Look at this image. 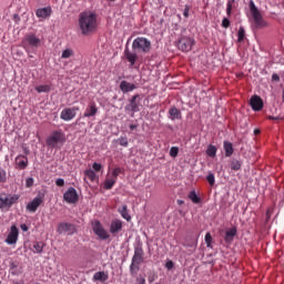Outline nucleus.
Here are the masks:
<instances>
[{
  "label": "nucleus",
  "mask_w": 284,
  "mask_h": 284,
  "mask_svg": "<svg viewBox=\"0 0 284 284\" xmlns=\"http://www.w3.org/2000/svg\"><path fill=\"white\" fill-rule=\"evenodd\" d=\"M150 50H152V42L148 38L138 37L132 42V51L125 47L124 57L130 65H135L139 57L149 54Z\"/></svg>",
  "instance_id": "1"
},
{
  "label": "nucleus",
  "mask_w": 284,
  "mask_h": 284,
  "mask_svg": "<svg viewBox=\"0 0 284 284\" xmlns=\"http://www.w3.org/2000/svg\"><path fill=\"white\" fill-rule=\"evenodd\" d=\"M78 26L81 34L90 37L99 30V18L94 11H83L79 14Z\"/></svg>",
  "instance_id": "2"
},
{
  "label": "nucleus",
  "mask_w": 284,
  "mask_h": 284,
  "mask_svg": "<svg viewBox=\"0 0 284 284\" xmlns=\"http://www.w3.org/2000/svg\"><path fill=\"white\" fill-rule=\"evenodd\" d=\"M45 144L51 150H57V148H61L65 144V133L63 130L59 129L50 133V135L45 140Z\"/></svg>",
  "instance_id": "3"
},
{
  "label": "nucleus",
  "mask_w": 284,
  "mask_h": 284,
  "mask_svg": "<svg viewBox=\"0 0 284 284\" xmlns=\"http://www.w3.org/2000/svg\"><path fill=\"white\" fill-rule=\"evenodd\" d=\"M92 230L97 237L100 239V241H108L110 239V233L105 227H103V224H101L99 221H94L92 223Z\"/></svg>",
  "instance_id": "4"
},
{
  "label": "nucleus",
  "mask_w": 284,
  "mask_h": 284,
  "mask_svg": "<svg viewBox=\"0 0 284 284\" xmlns=\"http://www.w3.org/2000/svg\"><path fill=\"white\" fill-rule=\"evenodd\" d=\"M23 48H39L41 45V39L34 36V33H29L24 36L22 40Z\"/></svg>",
  "instance_id": "5"
},
{
  "label": "nucleus",
  "mask_w": 284,
  "mask_h": 284,
  "mask_svg": "<svg viewBox=\"0 0 284 284\" xmlns=\"http://www.w3.org/2000/svg\"><path fill=\"white\" fill-rule=\"evenodd\" d=\"M194 43H195L194 39H192L190 37H182V38H180V40L178 42V48L182 52H190V50H192V47L194 45Z\"/></svg>",
  "instance_id": "6"
},
{
  "label": "nucleus",
  "mask_w": 284,
  "mask_h": 284,
  "mask_svg": "<svg viewBox=\"0 0 284 284\" xmlns=\"http://www.w3.org/2000/svg\"><path fill=\"white\" fill-rule=\"evenodd\" d=\"M19 201V195H1L0 196V210H3L4 207H12L14 203Z\"/></svg>",
  "instance_id": "7"
},
{
  "label": "nucleus",
  "mask_w": 284,
  "mask_h": 284,
  "mask_svg": "<svg viewBox=\"0 0 284 284\" xmlns=\"http://www.w3.org/2000/svg\"><path fill=\"white\" fill-rule=\"evenodd\" d=\"M63 199L65 201V203L69 204H74L79 202V193H77V189L75 187H69L64 194H63Z\"/></svg>",
  "instance_id": "8"
},
{
  "label": "nucleus",
  "mask_w": 284,
  "mask_h": 284,
  "mask_svg": "<svg viewBox=\"0 0 284 284\" xmlns=\"http://www.w3.org/2000/svg\"><path fill=\"white\" fill-rule=\"evenodd\" d=\"M77 112H79V106L63 109L60 113V119L62 121H72L77 116Z\"/></svg>",
  "instance_id": "9"
},
{
  "label": "nucleus",
  "mask_w": 284,
  "mask_h": 284,
  "mask_svg": "<svg viewBox=\"0 0 284 284\" xmlns=\"http://www.w3.org/2000/svg\"><path fill=\"white\" fill-rule=\"evenodd\" d=\"M18 241H19V229L17 227V225H12L6 239V243L8 245H17Z\"/></svg>",
  "instance_id": "10"
},
{
  "label": "nucleus",
  "mask_w": 284,
  "mask_h": 284,
  "mask_svg": "<svg viewBox=\"0 0 284 284\" xmlns=\"http://www.w3.org/2000/svg\"><path fill=\"white\" fill-rule=\"evenodd\" d=\"M59 234H69L72 235L77 232V227L72 223L62 222L58 225Z\"/></svg>",
  "instance_id": "11"
},
{
  "label": "nucleus",
  "mask_w": 284,
  "mask_h": 284,
  "mask_svg": "<svg viewBox=\"0 0 284 284\" xmlns=\"http://www.w3.org/2000/svg\"><path fill=\"white\" fill-rule=\"evenodd\" d=\"M139 99H141L140 94L133 95L129 100V104L125 105L126 112H139L141 109L139 108Z\"/></svg>",
  "instance_id": "12"
},
{
  "label": "nucleus",
  "mask_w": 284,
  "mask_h": 284,
  "mask_svg": "<svg viewBox=\"0 0 284 284\" xmlns=\"http://www.w3.org/2000/svg\"><path fill=\"white\" fill-rule=\"evenodd\" d=\"M250 105L254 112H261L263 110V99L258 95H253L250 99Z\"/></svg>",
  "instance_id": "13"
},
{
  "label": "nucleus",
  "mask_w": 284,
  "mask_h": 284,
  "mask_svg": "<svg viewBox=\"0 0 284 284\" xmlns=\"http://www.w3.org/2000/svg\"><path fill=\"white\" fill-rule=\"evenodd\" d=\"M41 203H43L42 197H39V196L34 197L31 202L27 204L28 212H32V213L37 212Z\"/></svg>",
  "instance_id": "14"
},
{
  "label": "nucleus",
  "mask_w": 284,
  "mask_h": 284,
  "mask_svg": "<svg viewBox=\"0 0 284 284\" xmlns=\"http://www.w3.org/2000/svg\"><path fill=\"white\" fill-rule=\"evenodd\" d=\"M143 247L141 246H136L134 248V254H133V257H132V261L133 263H136V264H140L143 263L144 258H143Z\"/></svg>",
  "instance_id": "15"
},
{
  "label": "nucleus",
  "mask_w": 284,
  "mask_h": 284,
  "mask_svg": "<svg viewBox=\"0 0 284 284\" xmlns=\"http://www.w3.org/2000/svg\"><path fill=\"white\" fill-rule=\"evenodd\" d=\"M51 16H52L51 7L39 8L38 10H36V17H38V19H48V17H51Z\"/></svg>",
  "instance_id": "16"
},
{
  "label": "nucleus",
  "mask_w": 284,
  "mask_h": 284,
  "mask_svg": "<svg viewBox=\"0 0 284 284\" xmlns=\"http://www.w3.org/2000/svg\"><path fill=\"white\" fill-rule=\"evenodd\" d=\"M120 90L123 92V94H128V92H134L136 90V87L134 83H130L125 80L120 82Z\"/></svg>",
  "instance_id": "17"
},
{
  "label": "nucleus",
  "mask_w": 284,
  "mask_h": 284,
  "mask_svg": "<svg viewBox=\"0 0 284 284\" xmlns=\"http://www.w3.org/2000/svg\"><path fill=\"white\" fill-rule=\"evenodd\" d=\"M97 112H99V108H97V103L90 102L85 109L84 118L90 119V116H97Z\"/></svg>",
  "instance_id": "18"
},
{
  "label": "nucleus",
  "mask_w": 284,
  "mask_h": 284,
  "mask_svg": "<svg viewBox=\"0 0 284 284\" xmlns=\"http://www.w3.org/2000/svg\"><path fill=\"white\" fill-rule=\"evenodd\" d=\"M123 230V221L121 220H113L110 225V233L111 234H119Z\"/></svg>",
  "instance_id": "19"
},
{
  "label": "nucleus",
  "mask_w": 284,
  "mask_h": 284,
  "mask_svg": "<svg viewBox=\"0 0 284 284\" xmlns=\"http://www.w3.org/2000/svg\"><path fill=\"white\" fill-rule=\"evenodd\" d=\"M252 17L254 19L255 28H257L258 30H261V28H265V26H267V22H265V20L263 19L261 11L257 13H253Z\"/></svg>",
  "instance_id": "20"
},
{
  "label": "nucleus",
  "mask_w": 284,
  "mask_h": 284,
  "mask_svg": "<svg viewBox=\"0 0 284 284\" xmlns=\"http://www.w3.org/2000/svg\"><path fill=\"white\" fill-rule=\"evenodd\" d=\"M16 168L18 170H26V168H28V156L22 154L18 155L16 158Z\"/></svg>",
  "instance_id": "21"
},
{
  "label": "nucleus",
  "mask_w": 284,
  "mask_h": 284,
  "mask_svg": "<svg viewBox=\"0 0 284 284\" xmlns=\"http://www.w3.org/2000/svg\"><path fill=\"white\" fill-rule=\"evenodd\" d=\"M223 148H224V154L226 158H230L234 154V145L232 144V142L224 141Z\"/></svg>",
  "instance_id": "22"
},
{
  "label": "nucleus",
  "mask_w": 284,
  "mask_h": 284,
  "mask_svg": "<svg viewBox=\"0 0 284 284\" xmlns=\"http://www.w3.org/2000/svg\"><path fill=\"white\" fill-rule=\"evenodd\" d=\"M237 230L236 227L229 229L225 232L224 241L225 243H232L234 241V236H236Z\"/></svg>",
  "instance_id": "23"
},
{
  "label": "nucleus",
  "mask_w": 284,
  "mask_h": 284,
  "mask_svg": "<svg viewBox=\"0 0 284 284\" xmlns=\"http://www.w3.org/2000/svg\"><path fill=\"white\" fill-rule=\"evenodd\" d=\"M9 270H10L12 276H19L23 272V271H21V268H19V262H11L9 265Z\"/></svg>",
  "instance_id": "24"
},
{
  "label": "nucleus",
  "mask_w": 284,
  "mask_h": 284,
  "mask_svg": "<svg viewBox=\"0 0 284 284\" xmlns=\"http://www.w3.org/2000/svg\"><path fill=\"white\" fill-rule=\"evenodd\" d=\"M108 278H110V275L103 271L97 272L93 275V281H100V283H105Z\"/></svg>",
  "instance_id": "25"
},
{
  "label": "nucleus",
  "mask_w": 284,
  "mask_h": 284,
  "mask_svg": "<svg viewBox=\"0 0 284 284\" xmlns=\"http://www.w3.org/2000/svg\"><path fill=\"white\" fill-rule=\"evenodd\" d=\"M243 166V163L236 159L231 160V170H233V172H239V170H241V168Z\"/></svg>",
  "instance_id": "26"
},
{
  "label": "nucleus",
  "mask_w": 284,
  "mask_h": 284,
  "mask_svg": "<svg viewBox=\"0 0 284 284\" xmlns=\"http://www.w3.org/2000/svg\"><path fill=\"white\" fill-rule=\"evenodd\" d=\"M116 183V180L114 178H106L104 181V190H112L114 187V184Z\"/></svg>",
  "instance_id": "27"
},
{
  "label": "nucleus",
  "mask_w": 284,
  "mask_h": 284,
  "mask_svg": "<svg viewBox=\"0 0 284 284\" xmlns=\"http://www.w3.org/2000/svg\"><path fill=\"white\" fill-rule=\"evenodd\" d=\"M122 219H124L125 221H130L132 219V216H130V213H128V205H122V207L119 210Z\"/></svg>",
  "instance_id": "28"
},
{
  "label": "nucleus",
  "mask_w": 284,
  "mask_h": 284,
  "mask_svg": "<svg viewBox=\"0 0 284 284\" xmlns=\"http://www.w3.org/2000/svg\"><path fill=\"white\" fill-rule=\"evenodd\" d=\"M84 176H88V179L94 183L97 181V173L92 169H88L84 171Z\"/></svg>",
  "instance_id": "29"
},
{
  "label": "nucleus",
  "mask_w": 284,
  "mask_h": 284,
  "mask_svg": "<svg viewBox=\"0 0 284 284\" xmlns=\"http://www.w3.org/2000/svg\"><path fill=\"white\" fill-rule=\"evenodd\" d=\"M169 114H170L171 119L174 121V119H179V116H181V111H179V109H176V106H172L169 110Z\"/></svg>",
  "instance_id": "30"
},
{
  "label": "nucleus",
  "mask_w": 284,
  "mask_h": 284,
  "mask_svg": "<svg viewBox=\"0 0 284 284\" xmlns=\"http://www.w3.org/2000/svg\"><path fill=\"white\" fill-rule=\"evenodd\" d=\"M189 199H190V201H192V203H195L196 205H199V203H201V199L196 194V191H191L189 193Z\"/></svg>",
  "instance_id": "31"
},
{
  "label": "nucleus",
  "mask_w": 284,
  "mask_h": 284,
  "mask_svg": "<svg viewBox=\"0 0 284 284\" xmlns=\"http://www.w3.org/2000/svg\"><path fill=\"white\" fill-rule=\"evenodd\" d=\"M43 246L44 244L42 242H34L33 243L34 254H41V252H43Z\"/></svg>",
  "instance_id": "32"
},
{
  "label": "nucleus",
  "mask_w": 284,
  "mask_h": 284,
  "mask_svg": "<svg viewBox=\"0 0 284 284\" xmlns=\"http://www.w3.org/2000/svg\"><path fill=\"white\" fill-rule=\"evenodd\" d=\"M71 57H74V50L65 49L62 51L61 59H71Z\"/></svg>",
  "instance_id": "33"
},
{
  "label": "nucleus",
  "mask_w": 284,
  "mask_h": 284,
  "mask_svg": "<svg viewBox=\"0 0 284 284\" xmlns=\"http://www.w3.org/2000/svg\"><path fill=\"white\" fill-rule=\"evenodd\" d=\"M115 142L119 143V145H121L122 148H128V145H130L128 136H120L118 140H115Z\"/></svg>",
  "instance_id": "34"
},
{
  "label": "nucleus",
  "mask_w": 284,
  "mask_h": 284,
  "mask_svg": "<svg viewBox=\"0 0 284 284\" xmlns=\"http://www.w3.org/2000/svg\"><path fill=\"white\" fill-rule=\"evenodd\" d=\"M206 154L207 156H211L212 159H214V156H216V146L214 145H209L206 149Z\"/></svg>",
  "instance_id": "35"
},
{
  "label": "nucleus",
  "mask_w": 284,
  "mask_h": 284,
  "mask_svg": "<svg viewBox=\"0 0 284 284\" xmlns=\"http://www.w3.org/2000/svg\"><path fill=\"white\" fill-rule=\"evenodd\" d=\"M139 265H141V264H136V262H131V265H130L131 276H134V274H136V272H139V270H140Z\"/></svg>",
  "instance_id": "36"
},
{
  "label": "nucleus",
  "mask_w": 284,
  "mask_h": 284,
  "mask_svg": "<svg viewBox=\"0 0 284 284\" xmlns=\"http://www.w3.org/2000/svg\"><path fill=\"white\" fill-rule=\"evenodd\" d=\"M236 3V0H229L226 4V14L227 17H232V8Z\"/></svg>",
  "instance_id": "37"
},
{
  "label": "nucleus",
  "mask_w": 284,
  "mask_h": 284,
  "mask_svg": "<svg viewBox=\"0 0 284 284\" xmlns=\"http://www.w3.org/2000/svg\"><path fill=\"white\" fill-rule=\"evenodd\" d=\"M237 41L241 43L245 39V28L240 27L239 32H237Z\"/></svg>",
  "instance_id": "38"
},
{
  "label": "nucleus",
  "mask_w": 284,
  "mask_h": 284,
  "mask_svg": "<svg viewBox=\"0 0 284 284\" xmlns=\"http://www.w3.org/2000/svg\"><path fill=\"white\" fill-rule=\"evenodd\" d=\"M37 92H39L41 94V92H50V85L48 84H42V85H38L36 88Z\"/></svg>",
  "instance_id": "39"
},
{
  "label": "nucleus",
  "mask_w": 284,
  "mask_h": 284,
  "mask_svg": "<svg viewBox=\"0 0 284 284\" xmlns=\"http://www.w3.org/2000/svg\"><path fill=\"white\" fill-rule=\"evenodd\" d=\"M121 172H123V169H121V168L113 169V171L111 173V178H113L116 181V179H119V174H121Z\"/></svg>",
  "instance_id": "40"
},
{
  "label": "nucleus",
  "mask_w": 284,
  "mask_h": 284,
  "mask_svg": "<svg viewBox=\"0 0 284 284\" xmlns=\"http://www.w3.org/2000/svg\"><path fill=\"white\" fill-rule=\"evenodd\" d=\"M170 156H172L173 159H176V156H179V148L178 146H172L171 148Z\"/></svg>",
  "instance_id": "41"
},
{
  "label": "nucleus",
  "mask_w": 284,
  "mask_h": 284,
  "mask_svg": "<svg viewBox=\"0 0 284 284\" xmlns=\"http://www.w3.org/2000/svg\"><path fill=\"white\" fill-rule=\"evenodd\" d=\"M204 241H205L207 247H212V234L206 233Z\"/></svg>",
  "instance_id": "42"
},
{
  "label": "nucleus",
  "mask_w": 284,
  "mask_h": 284,
  "mask_svg": "<svg viewBox=\"0 0 284 284\" xmlns=\"http://www.w3.org/2000/svg\"><path fill=\"white\" fill-rule=\"evenodd\" d=\"M250 9H251V14H256V13L261 12V11H258L256 6L254 4V1L250 2Z\"/></svg>",
  "instance_id": "43"
},
{
  "label": "nucleus",
  "mask_w": 284,
  "mask_h": 284,
  "mask_svg": "<svg viewBox=\"0 0 284 284\" xmlns=\"http://www.w3.org/2000/svg\"><path fill=\"white\" fill-rule=\"evenodd\" d=\"M92 168H93L94 172H101V170H103V165H101L100 163H97V162H94L92 164Z\"/></svg>",
  "instance_id": "44"
},
{
  "label": "nucleus",
  "mask_w": 284,
  "mask_h": 284,
  "mask_svg": "<svg viewBox=\"0 0 284 284\" xmlns=\"http://www.w3.org/2000/svg\"><path fill=\"white\" fill-rule=\"evenodd\" d=\"M206 181H207V183H210V185H214V183H215L214 174L210 173V174L206 176Z\"/></svg>",
  "instance_id": "45"
},
{
  "label": "nucleus",
  "mask_w": 284,
  "mask_h": 284,
  "mask_svg": "<svg viewBox=\"0 0 284 284\" xmlns=\"http://www.w3.org/2000/svg\"><path fill=\"white\" fill-rule=\"evenodd\" d=\"M34 185V179L28 178L26 180V187H32Z\"/></svg>",
  "instance_id": "46"
},
{
  "label": "nucleus",
  "mask_w": 284,
  "mask_h": 284,
  "mask_svg": "<svg viewBox=\"0 0 284 284\" xmlns=\"http://www.w3.org/2000/svg\"><path fill=\"white\" fill-rule=\"evenodd\" d=\"M7 176H6V171L0 170V183H6Z\"/></svg>",
  "instance_id": "47"
},
{
  "label": "nucleus",
  "mask_w": 284,
  "mask_h": 284,
  "mask_svg": "<svg viewBox=\"0 0 284 284\" xmlns=\"http://www.w3.org/2000/svg\"><path fill=\"white\" fill-rule=\"evenodd\" d=\"M222 28H225V29L230 28V19L223 18Z\"/></svg>",
  "instance_id": "48"
},
{
  "label": "nucleus",
  "mask_w": 284,
  "mask_h": 284,
  "mask_svg": "<svg viewBox=\"0 0 284 284\" xmlns=\"http://www.w3.org/2000/svg\"><path fill=\"white\" fill-rule=\"evenodd\" d=\"M165 267L166 270H173L174 268V262H172V260H169L166 263H165Z\"/></svg>",
  "instance_id": "49"
},
{
  "label": "nucleus",
  "mask_w": 284,
  "mask_h": 284,
  "mask_svg": "<svg viewBox=\"0 0 284 284\" xmlns=\"http://www.w3.org/2000/svg\"><path fill=\"white\" fill-rule=\"evenodd\" d=\"M55 185H58V187H63V185H65V180L63 179H58L55 181Z\"/></svg>",
  "instance_id": "50"
},
{
  "label": "nucleus",
  "mask_w": 284,
  "mask_h": 284,
  "mask_svg": "<svg viewBox=\"0 0 284 284\" xmlns=\"http://www.w3.org/2000/svg\"><path fill=\"white\" fill-rule=\"evenodd\" d=\"M183 17H185V19H187V17H190V6H185L184 11H183Z\"/></svg>",
  "instance_id": "51"
},
{
  "label": "nucleus",
  "mask_w": 284,
  "mask_h": 284,
  "mask_svg": "<svg viewBox=\"0 0 284 284\" xmlns=\"http://www.w3.org/2000/svg\"><path fill=\"white\" fill-rule=\"evenodd\" d=\"M136 284H145V277H143V276L138 277Z\"/></svg>",
  "instance_id": "52"
},
{
  "label": "nucleus",
  "mask_w": 284,
  "mask_h": 284,
  "mask_svg": "<svg viewBox=\"0 0 284 284\" xmlns=\"http://www.w3.org/2000/svg\"><path fill=\"white\" fill-rule=\"evenodd\" d=\"M272 81H281V77H278V74L274 73L272 75Z\"/></svg>",
  "instance_id": "53"
},
{
  "label": "nucleus",
  "mask_w": 284,
  "mask_h": 284,
  "mask_svg": "<svg viewBox=\"0 0 284 284\" xmlns=\"http://www.w3.org/2000/svg\"><path fill=\"white\" fill-rule=\"evenodd\" d=\"M156 281V275L149 276V283H154Z\"/></svg>",
  "instance_id": "54"
},
{
  "label": "nucleus",
  "mask_w": 284,
  "mask_h": 284,
  "mask_svg": "<svg viewBox=\"0 0 284 284\" xmlns=\"http://www.w3.org/2000/svg\"><path fill=\"white\" fill-rule=\"evenodd\" d=\"M20 227H21L22 232H28V225L21 224Z\"/></svg>",
  "instance_id": "55"
},
{
  "label": "nucleus",
  "mask_w": 284,
  "mask_h": 284,
  "mask_svg": "<svg viewBox=\"0 0 284 284\" xmlns=\"http://www.w3.org/2000/svg\"><path fill=\"white\" fill-rule=\"evenodd\" d=\"M13 284H26L23 281H13Z\"/></svg>",
  "instance_id": "56"
},
{
  "label": "nucleus",
  "mask_w": 284,
  "mask_h": 284,
  "mask_svg": "<svg viewBox=\"0 0 284 284\" xmlns=\"http://www.w3.org/2000/svg\"><path fill=\"white\" fill-rule=\"evenodd\" d=\"M130 130H136V124H130Z\"/></svg>",
  "instance_id": "57"
},
{
  "label": "nucleus",
  "mask_w": 284,
  "mask_h": 284,
  "mask_svg": "<svg viewBox=\"0 0 284 284\" xmlns=\"http://www.w3.org/2000/svg\"><path fill=\"white\" fill-rule=\"evenodd\" d=\"M268 119H270L271 121H278V118H274V116H268Z\"/></svg>",
  "instance_id": "58"
},
{
  "label": "nucleus",
  "mask_w": 284,
  "mask_h": 284,
  "mask_svg": "<svg viewBox=\"0 0 284 284\" xmlns=\"http://www.w3.org/2000/svg\"><path fill=\"white\" fill-rule=\"evenodd\" d=\"M254 134H261V130L255 129V130H254Z\"/></svg>",
  "instance_id": "59"
},
{
  "label": "nucleus",
  "mask_w": 284,
  "mask_h": 284,
  "mask_svg": "<svg viewBox=\"0 0 284 284\" xmlns=\"http://www.w3.org/2000/svg\"><path fill=\"white\" fill-rule=\"evenodd\" d=\"M282 99H283V102H284V88H283V91H282Z\"/></svg>",
  "instance_id": "60"
},
{
  "label": "nucleus",
  "mask_w": 284,
  "mask_h": 284,
  "mask_svg": "<svg viewBox=\"0 0 284 284\" xmlns=\"http://www.w3.org/2000/svg\"><path fill=\"white\" fill-rule=\"evenodd\" d=\"M179 205H183V201H178Z\"/></svg>",
  "instance_id": "61"
},
{
  "label": "nucleus",
  "mask_w": 284,
  "mask_h": 284,
  "mask_svg": "<svg viewBox=\"0 0 284 284\" xmlns=\"http://www.w3.org/2000/svg\"><path fill=\"white\" fill-rule=\"evenodd\" d=\"M109 1H115V0H109Z\"/></svg>",
  "instance_id": "62"
}]
</instances>
